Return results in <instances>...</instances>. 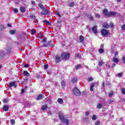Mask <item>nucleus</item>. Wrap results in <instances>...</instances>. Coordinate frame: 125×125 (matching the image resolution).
Masks as SVG:
<instances>
[{"label":"nucleus","mask_w":125,"mask_h":125,"mask_svg":"<svg viewBox=\"0 0 125 125\" xmlns=\"http://www.w3.org/2000/svg\"><path fill=\"white\" fill-rule=\"evenodd\" d=\"M115 66H116V63H113L112 64V67L114 68V67H115Z\"/></svg>","instance_id":"59"},{"label":"nucleus","mask_w":125,"mask_h":125,"mask_svg":"<svg viewBox=\"0 0 125 125\" xmlns=\"http://www.w3.org/2000/svg\"><path fill=\"white\" fill-rule=\"evenodd\" d=\"M121 28L123 31H124V30H125V25H122V26H121Z\"/></svg>","instance_id":"38"},{"label":"nucleus","mask_w":125,"mask_h":125,"mask_svg":"<svg viewBox=\"0 0 125 125\" xmlns=\"http://www.w3.org/2000/svg\"><path fill=\"white\" fill-rule=\"evenodd\" d=\"M30 18H31V19H33V20H35L36 21H38V20L36 19V16L35 15H31Z\"/></svg>","instance_id":"26"},{"label":"nucleus","mask_w":125,"mask_h":125,"mask_svg":"<svg viewBox=\"0 0 125 125\" xmlns=\"http://www.w3.org/2000/svg\"><path fill=\"white\" fill-rule=\"evenodd\" d=\"M103 28H105L106 29H109L110 28V25L107 23H104L103 24Z\"/></svg>","instance_id":"11"},{"label":"nucleus","mask_w":125,"mask_h":125,"mask_svg":"<svg viewBox=\"0 0 125 125\" xmlns=\"http://www.w3.org/2000/svg\"><path fill=\"white\" fill-rule=\"evenodd\" d=\"M103 13H104L106 17H111V16H115V15H116V13L115 12L108 13V10H107V9H104L103 11Z\"/></svg>","instance_id":"1"},{"label":"nucleus","mask_w":125,"mask_h":125,"mask_svg":"<svg viewBox=\"0 0 125 125\" xmlns=\"http://www.w3.org/2000/svg\"><path fill=\"white\" fill-rule=\"evenodd\" d=\"M43 11H44V12H41V15H46V14H49L50 13V12L48 11V10L46 8H44Z\"/></svg>","instance_id":"6"},{"label":"nucleus","mask_w":125,"mask_h":125,"mask_svg":"<svg viewBox=\"0 0 125 125\" xmlns=\"http://www.w3.org/2000/svg\"><path fill=\"white\" fill-rule=\"evenodd\" d=\"M72 92L73 94H74V95H76V96H80V95L82 94L81 91H80V89H79V88H78L77 87L73 88Z\"/></svg>","instance_id":"3"},{"label":"nucleus","mask_w":125,"mask_h":125,"mask_svg":"<svg viewBox=\"0 0 125 125\" xmlns=\"http://www.w3.org/2000/svg\"><path fill=\"white\" fill-rule=\"evenodd\" d=\"M7 26L8 27H11V24H10V23H8Z\"/></svg>","instance_id":"61"},{"label":"nucleus","mask_w":125,"mask_h":125,"mask_svg":"<svg viewBox=\"0 0 125 125\" xmlns=\"http://www.w3.org/2000/svg\"><path fill=\"white\" fill-rule=\"evenodd\" d=\"M18 39H22L23 38H22V36H18Z\"/></svg>","instance_id":"58"},{"label":"nucleus","mask_w":125,"mask_h":125,"mask_svg":"<svg viewBox=\"0 0 125 125\" xmlns=\"http://www.w3.org/2000/svg\"><path fill=\"white\" fill-rule=\"evenodd\" d=\"M13 86H14L15 87H16V82L14 81L9 83V87L11 88Z\"/></svg>","instance_id":"7"},{"label":"nucleus","mask_w":125,"mask_h":125,"mask_svg":"<svg viewBox=\"0 0 125 125\" xmlns=\"http://www.w3.org/2000/svg\"><path fill=\"white\" fill-rule=\"evenodd\" d=\"M92 31L94 33V34H97V32H98V31L97 30V26L95 25L94 27H93L92 28Z\"/></svg>","instance_id":"8"},{"label":"nucleus","mask_w":125,"mask_h":125,"mask_svg":"<svg viewBox=\"0 0 125 125\" xmlns=\"http://www.w3.org/2000/svg\"><path fill=\"white\" fill-rule=\"evenodd\" d=\"M31 3H32V6H35V4H36V2H35V1H32Z\"/></svg>","instance_id":"47"},{"label":"nucleus","mask_w":125,"mask_h":125,"mask_svg":"<svg viewBox=\"0 0 125 125\" xmlns=\"http://www.w3.org/2000/svg\"><path fill=\"white\" fill-rule=\"evenodd\" d=\"M48 45H50V42H47L44 43L42 46V47H46V46H48Z\"/></svg>","instance_id":"12"},{"label":"nucleus","mask_w":125,"mask_h":125,"mask_svg":"<svg viewBox=\"0 0 125 125\" xmlns=\"http://www.w3.org/2000/svg\"><path fill=\"white\" fill-rule=\"evenodd\" d=\"M58 103L59 104H62L63 103V99L62 98H59L58 100Z\"/></svg>","instance_id":"23"},{"label":"nucleus","mask_w":125,"mask_h":125,"mask_svg":"<svg viewBox=\"0 0 125 125\" xmlns=\"http://www.w3.org/2000/svg\"><path fill=\"white\" fill-rule=\"evenodd\" d=\"M11 125H15V120L14 119H12L10 120Z\"/></svg>","instance_id":"30"},{"label":"nucleus","mask_w":125,"mask_h":125,"mask_svg":"<svg viewBox=\"0 0 125 125\" xmlns=\"http://www.w3.org/2000/svg\"><path fill=\"white\" fill-rule=\"evenodd\" d=\"M46 42V38H44L42 41V42Z\"/></svg>","instance_id":"52"},{"label":"nucleus","mask_w":125,"mask_h":125,"mask_svg":"<svg viewBox=\"0 0 125 125\" xmlns=\"http://www.w3.org/2000/svg\"><path fill=\"white\" fill-rule=\"evenodd\" d=\"M79 40L80 42H83V41H84V37H83V35H81L79 37Z\"/></svg>","instance_id":"16"},{"label":"nucleus","mask_w":125,"mask_h":125,"mask_svg":"<svg viewBox=\"0 0 125 125\" xmlns=\"http://www.w3.org/2000/svg\"><path fill=\"white\" fill-rule=\"evenodd\" d=\"M10 34L11 35H15L16 34V30H12L9 31Z\"/></svg>","instance_id":"19"},{"label":"nucleus","mask_w":125,"mask_h":125,"mask_svg":"<svg viewBox=\"0 0 125 125\" xmlns=\"http://www.w3.org/2000/svg\"><path fill=\"white\" fill-rule=\"evenodd\" d=\"M57 15H58V16H59V17H61V15H60V14L59 13H57Z\"/></svg>","instance_id":"60"},{"label":"nucleus","mask_w":125,"mask_h":125,"mask_svg":"<svg viewBox=\"0 0 125 125\" xmlns=\"http://www.w3.org/2000/svg\"><path fill=\"white\" fill-rule=\"evenodd\" d=\"M59 118L60 121H61V122L63 123V124H65V125H69V120H68L67 118H65L63 115L60 114Z\"/></svg>","instance_id":"2"},{"label":"nucleus","mask_w":125,"mask_h":125,"mask_svg":"<svg viewBox=\"0 0 125 125\" xmlns=\"http://www.w3.org/2000/svg\"><path fill=\"white\" fill-rule=\"evenodd\" d=\"M101 33L103 37H105V36H107V35H108V34H109L108 30H107L105 29H102L101 30Z\"/></svg>","instance_id":"5"},{"label":"nucleus","mask_w":125,"mask_h":125,"mask_svg":"<svg viewBox=\"0 0 125 125\" xmlns=\"http://www.w3.org/2000/svg\"><path fill=\"white\" fill-rule=\"evenodd\" d=\"M3 102H4V103H7L8 102V100H7L6 99H4Z\"/></svg>","instance_id":"43"},{"label":"nucleus","mask_w":125,"mask_h":125,"mask_svg":"<svg viewBox=\"0 0 125 125\" xmlns=\"http://www.w3.org/2000/svg\"><path fill=\"white\" fill-rule=\"evenodd\" d=\"M89 115V112L87 111V112H85V116L86 117H87V116H88Z\"/></svg>","instance_id":"53"},{"label":"nucleus","mask_w":125,"mask_h":125,"mask_svg":"<svg viewBox=\"0 0 125 125\" xmlns=\"http://www.w3.org/2000/svg\"><path fill=\"white\" fill-rule=\"evenodd\" d=\"M93 80V78H92V77H90V78H88V82H92Z\"/></svg>","instance_id":"39"},{"label":"nucleus","mask_w":125,"mask_h":125,"mask_svg":"<svg viewBox=\"0 0 125 125\" xmlns=\"http://www.w3.org/2000/svg\"><path fill=\"white\" fill-rule=\"evenodd\" d=\"M27 88H28V86H25L24 87V88H23V89L25 90V89H27Z\"/></svg>","instance_id":"62"},{"label":"nucleus","mask_w":125,"mask_h":125,"mask_svg":"<svg viewBox=\"0 0 125 125\" xmlns=\"http://www.w3.org/2000/svg\"><path fill=\"white\" fill-rule=\"evenodd\" d=\"M44 69H47V68H48V65H47V64H45V65H44Z\"/></svg>","instance_id":"50"},{"label":"nucleus","mask_w":125,"mask_h":125,"mask_svg":"<svg viewBox=\"0 0 125 125\" xmlns=\"http://www.w3.org/2000/svg\"><path fill=\"white\" fill-rule=\"evenodd\" d=\"M61 61V58L60 56H56L55 57V62L56 63H59Z\"/></svg>","instance_id":"9"},{"label":"nucleus","mask_w":125,"mask_h":125,"mask_svg":"<svg viewBox=\"0 0 125 125\" xmlns=\"http://www.w3.org/2000/svg\"><path fill=\"white\" fill-rule=\"evenodd\" d=\"M109 27H110V28H113V27H114V24H113L112 22H111Z\"/></svg>","instance_id":"48"},{"label":"nucleus","mask_w":125,"mask_h":125,"mask_svg":"<svg viewBox=\"0 0 125 125\" xmlns=\"http://www.w3.org/2000/svg\"><path fill=\"white\" fill-rule=\"evenodd\" d=\"M113 94H114V93L113 92H111L109 93L108 95H109V96L111 97V96H112V95H113Z\"/></svg>","instance_id":"46"},{"label":"nucleus","mask_w":125,"mask_h":125,"mask_svg":"<svg viewBox=\"0 0 125 125\" xmlns=\"http://www.w3.org/2000/svg\"><path fill=\"white\" fill-rule=\"evenodd\" d=\"M101 47H102V48L104 47V44H102L101 45Z\"/></svg>","instance_id":"63"},{"label":"nucleus","mask_w":125,"mask_h":125,"mask_svg":"<svg viewBox=\"0 0 125 125\" xmlns=\"http://www.w3.org/2000/svg\"><path fill=\"white\" fill-rule=\"evenodd\" d=\"M118 54H119V52H115L114 53L115 56H117L118 55Z\"/></svg>","instance_id":"56"},{"label":"nucleus","mask_w":125,"mask_h":125,"mask_svg":"<svg viewBox=\"0 0 125 125\" xmlns=\"http://www.w3.org/2000/svg\"><path fill=\"white\" fill-rule=\"evenodd\" d=\"M97 109H101L102 108V104H98L97 105Z\"/></svg>","instance_id":"29"},{"label":"nucleus","mask_w":125,"mask_h":125,"mask_svg":"<svg viewBox=\"0 0 125 125\" xmlns=\"http://www.w3.org/2000/svg\"><path fill=\"white\" fill-rule=\"evenodd\" d=\"M88 18L90 19V20H91L92 21H93V17L91 16H88Z\"/></svg>","instance_id":"36"},{"label":"nucleus","mask_w":125,"mask_h":125,"mask_svg":"<svg viewBox=\"0 0 125 125\" xmlns=\"http://www.w3.org/2000/svg\"><path fill=\"white\" fill-rule=\"evenodd\" d=\"M36 77H37V79H40V78L41 77H40V75H39L38 74H37V75H36Z\"/></svg>","instance_id":"57"},{"label":"nucleus","mask_w":125,"mask_h":125,"mask_svg":"<svg viewBox=\"0 0 125 125\" xmlns=\"http://www.w3.org/2000/svg\"><path fill=\"white\" fill-rule=\"evenodd\" d=\"M61 57L62 59H64L65 60H68L70 58V54L62 53L61 55Z\"/></svg>","instance_id":"4"},{"label":"nucleus","mask_w":125,"mask_h":125,"mask_svg":"<svg viewBox=\"0 0 125 125\" xmlns=\"http://www.w3.org/2000/svg\"><path fill=\"white\" fill-rule=\"evenodd\" d=\"M92 119L93 121H95L96 120V116L93 115Z\"/></svg>","instance_id":"40"},{"label":"nucleus","mask_w":125,"mask_h":125,"mask_svg":"<svg viewBox=\"0 0 125 125\" xmlns=\"http://www.w3.org/2000/svg\"><path fill=\"white\" fill-rule=\"evenodd\" d=\"M6 54V53L2 50L0 51V57L2 58Z\"/></svg>","instance_id":"10"},{"label":"nucleus","mask_w":125,"mask_h":125,"mask_svg":"<svg viewBox=\"0 0 125 125\" xmlns=\"http://www.w3.org/2000/svg\"><path fill=\"white\" fill-rule=\"evenodd\" d=\"M23 75L25 77H29V76H30V73H29L27 71H24Z\"/></svg>","instance_id":"18"},{"label":"nucleus","mask_w":125,"mask_h":125,"mask_svg":"<svg viewBox=\"0 0 125 125\" xmlns=\"http://www.w3.org/2000/svg\"><path fill=\"white\" fill-rule=\"evenodd\" d=\"M21 11L22 13H24L25 11H26V9L24 8V7H21Z\"/></svg>","instance_id":"27"},{"label":"nucleus","mask_w":125,"mask_h":125,"mask_svg":"<svg viewBox=\"0 0 125 125\" xmlns=\"http://www.w3.org/2000/svg\"><path fill=\"white\" fill-rule=\"evenodd\" d=\"M6 51L7 53H10V51H11V47H8L6 49Z\"/></svg>","instance_id":"28"},{"label":"nucleus","mask_w":125,"mask_h":125,"mask_svg":"<svg viewBox=\"0 0 125 125\" xmlns=\"http://www.w3.org/2000/svg\"><path fill=\"white\" fill-rule=\"evenodd\" d=\"M44 22L45 23L46 25H51V23H50V22L48 21H44Z\"/></svg>","instance_id":"33"},{"label":"nucleus","mask_w":125,"mask_h":125,"mask_svg":"<svg viewBox=\"0 0 125 125\" xmlns=\"http://www.w3.org/2000/svg\"><path fill=\"white\" fill-rule=\"evenodd\" d=\"M3 109L5 112H7L9 109V107L8 105H4Z\"/></svg>","instance_id":"17"},{"label":"nucleus","mask_w":125,"mask_h":125,"mask_svg":"<svg viewBox=\"0 0 125 125\" xmlns=\"http://www.w3.org/2000/svg\"><path fill=\"white\" fill-rule=\"evenodd\" d=\"M122 76H123V74L122 73H118L117 74V77H118V78H122Z\"/></svg>","instance_id":"37"},{"label":"nucleus","mask_w":125,"mask_h":125,"mask_svg":"<svg viewBox=\"0 0 125 125\" xmlns=\"http://www.w3.org/2000/svg\"><path fill=\"white\" fill-rule=\"evenodd\" d=\"M95 17H96V18H99L100 17V15L98 14H95Z\"/></svg>","instance_id":"45"},{"label":"nucleus","mask_w":125,"mask_h":125,"mask_svg":"<svg viewBox=\"0 0 125 125\" xmlns=\"http://www.w3.org/2000/svg\"><path fill=\"white\" fill-rule=\"evenodd\" d=\"M21 92V94H23L25 92V90L24 89H22Z\"/></svg>","instance_id":"54"},{"label":"nucleus","mask_w":125,"mask_h":125,"mask_svg":"<svg viewBox=\"0 0 125 125\" xmlns=\"http://www.w3.org/2000/svg\"><path fill=\"white\" fill-rule=\"evenodd\" d=\"M75 57H76L77 58H81V55H80L79 54H76Z\"/></svg>","instance_id":"35"},{"label":"nucleus","mask_w":125,"mask_h":125,"mask_svg":"<svg viewBox=\"0 0 125 125\" xmlns=\"http://www.w3.org/2000/svg\"><path fill=\"white\" fill-rule=\"evenodd\" d=\"M113 62L115 63H118L119 62V59L114 57L113 59Z\"/></svg>","instance_id":"21"},{"label":"nucleus","mask_w":125,"mask_h":125,"mask_svg":"<svg viewBox=\"0 0 125 125\" xmlns=\"http://www.w3.org/2000/svg\"><path fill=\"white\" fill-rule=\"evenodd\" d=\"M72 83H76L78 82V77H74L71 79Z\"/></svg>","instance_id":"15"},{"label":"nucleus","mask_w":125,"mask_h":125,"mask_svg":"<svg viewBox=\"0 0 125 125\" xmlns=\"http://www.w3.org/2000/svg\"><path fill=\"white\" fill-rule=\"evenodd\" d=\"M99 52L101 54H102V53H104V52H105V51L104 50L103 48H100L99 49Z\"/></svg>","instance_id":"24"},{"label":"nucleus","mask_w":125,"mask_h":125,"mask_svg":"<svg viewBox=\"0 0 125 125\" xmlns=\"http://www.w3.org/2000/svg\"><path fill=\"white\" fill-rule=\"evenodd\" d=\"M43 98V95L42 94H39L38 97L36 98V100H41Z\"/></svg>","instance_id":"14"},{"label":"nucleus","mask_w":125,"mask_h":125,"mask_svg":"<svg viewBox=\"0 0 125 125\" xmlns=\"http://www.w3.org/2000/svg\"><path fill=\"white\" fill-rule=\"evenodd\" d=\"M82 68V65L81 64H78L75 66V69L76 70H79Z\"/></svg>","instance_id":"25"},{"label":"nucleus","mask_w":125,"mask_h":125,"mask_svg":"<svg viewBox=\"0 0 125 125\" xmlns=\"http://www.w3.org/2000/svg\"><path fill=\"white\" fill-rule=\"evenodd\" d=\"M29 67V64H26L24 65V68H28Z\"/></svg>","instance_id":"55"},{"label":"nucleus","mask_w":125,"mask_h":125,"mask_svg":"<svg viewBox=\"0 0 125 125\" xmlns=\"http://www.w3.org/2000/svg\"><path fill=\"white\" fill-rule=\"evenodd\" d=\"M95 125H100V122H99V121H97V122L95 123Z\"/></svg>","instance_id":"51"},{"label":"nucleus","mask_w":125,"mask_h":125,"mask_svg":"<svg viewBox=\"0 0 125 125\" xmlns=\"http://www.w3.org/2000/svg\"><path fill=\"white\" fill-rule=\"evenodd\" d=\"M113 102H114V100H109L108 101V103H110V104L113 103Z\"/></svg>","instance_id":"49"},{"label":"nucleus","mask_w":125,"mask_h":125,"mask_svg":"<svg viewBox=\"0 0 125 125\" xmlns=\"http://www.w3.org/2000/svg\"><path fill=\"white\" fill-rule=\"evenodd\" d=\"M14 12L15 13H17L18 12V9L17 8H14Z\"/></svg>","instance_id":"42"},{"label":"nucleus","mask_w":125,"mask_h":125,"mask_svg":"<svg viewBox=\"0 0 125 125\" xmlns=\"http://www.w3.org/2000/svg\"><path fill=\"white\" fill-rule=\"evenodd\" d=\"M38 6L42 10H43V9H44V6H43V5L41 4V3H39L38 4Z\"/></svg>","instance_id":"22"},{"label":"nucleus","mask_w":125,"mask_h":125,"mask_svg":"<svg viewBox=\"0 0 125 125\" xmlns=\"http://www.w3.org/2000/svg\"><path fill=\"white\" fill-rule=\"evenodd\" d=\"M104 64V62L102 61H100L99 62V66H103V64Z\"/></svg>","instance_id":"34"},{"label":"nucleus","mask_w":125,"mask_h":125,"mask_svg":"<svg viewBox=\"0 0 125 125\" xmlns=\"http://www.w3.org/2000/svg\"><path fill=\"white\" fill-rule=\"evenodd\" d=\"M46 109H47V104H46L43 105L42 107V110L43 111H44V110H46Z\"/></svg>","instance_id":"20"},{"label":"nucleus","mask_w":125,"mask_h":125,"mask_svg":"<svg viewBox=\"0 0 125 125\" xmlns=\"http://www.w3.org/2000/svg\"><path fill=\"white\" fill-rule=\"evenodd\" d=\"M35 34H36V31H35L34 30H31V34L32 35H35Z\"/></svg>","instance_id":"41"},{"label":"nucleus","mask_w":125,"mask_h":125,"mask_svg":"<svg viewBox=\"0 0 125 125\" xmlns=\"http://www.w3.org/2000/svg\"><path fill=\"white\" fill-rule=\"evenodd\" d=\"M122 93L123 94H125V88H123L122 89Z\"/></svg>","instance_id":"44"},{"label":"nucleus","mask_w":125,"mask_h":125,"mask_svg":"<svg viewBox=\"0 0 125 125\" xmlns=\"http://www.w3.org/2000/svg\"><path fill=\"white\" fill-rule=\"evenodd\" d=\"M61 84L62 87H64V86H65V85H66V83H65V81H62L61 82Z\"/></svg>","instance_id":"31"},{"label":"nucleus","mask_w":125,"mask_h":125,"mask_svg":"<svg viewBox=\"0 0 125 125\" xmlns=\"http://www.w3.org/2000/svg\"><path fill=\"white\" fill-rule=\"evenodd\" d=\"M68 5L70 6V7H73L74 5H75V4H74L73 2H70L68 4Z\"/></svg>","instance_id":"32"},{"label":"nucleus","mask_w":125,"mask_h":125,"mask_svg":"<svg viewBox=\"0 0 125 125\" xmlns=\"http://www.w3.org/2000/svg\"><path fill=\"white\" fill-rule=\"evenodd\" d=\"M94 86H95V83H92L90 88V91H93L94 90Z\"/></svg>","instance_id":"13"},{"label":"nucleus","mask_w":125,"mask_h":125,"mask_svg":"<svg viewBox=\"0 0 125 125\" xmlns=\"http://www.w3.org/2000/svg\"><path fill=\"white\" fill-rule=\"evenodd\" d=\"M58 24H60V23H61V21H58Z\"/></svg>","instance_id":"64"}]
</instances>
